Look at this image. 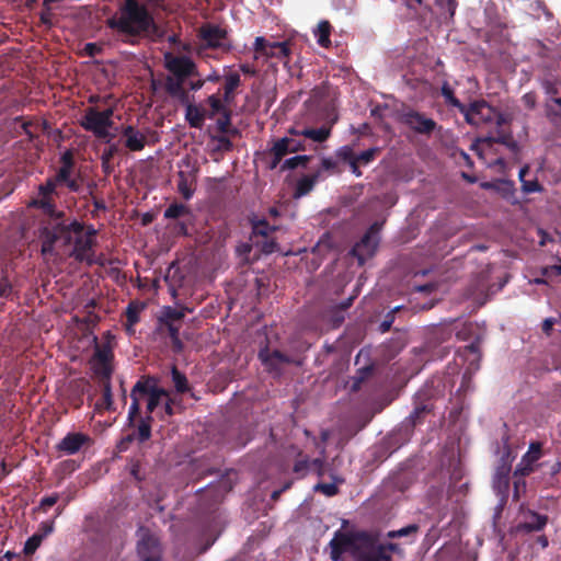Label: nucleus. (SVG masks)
<instances>
[{
  "mask_svg": "<svg viewBox=\"0 0 561 561\" xmlns=\"http://www.w3.org/2000/svg\"><path fill=\"white\" fill-rule=\"evenodd\" d=\"M377 152V148H370L356 156L355 159L359 164H368L374 160Z\"/></svg>",
  "mask_w": 561,
  "mask_h": 561,
  "instance_id": "nucleus-42",
  "label": "nucleus"
},
{
  "mask_svg": "<svg viewBox=\"0 0 561 561\" xmlns=\"http://www.w3.org/2000/svg\"><path fill=\"white\" fill-rule=\"evenodd\" d=\"M402 122L420 134H430L436 127V123L417 112H407L402 115Z\"/></svg>",
  "mask_w": 561,
  "mask_h": 561,
  "instance_id": "nucleus-11",
  "label": "nucleus"
},
{
  "mask_svg": "<svg viewBox=\"0 0 561 561\" xmlns=\"http://www.w3.org/2000/svg\"><path fill=\"white\" fill-rule=\"evenodd\" d=\"M42 539V535H33L31 538H28L24 546V552L26 554L34 553L35 550L39 547Z\"/></svg>",
  "mask_w": 561,
  "mask_h": 561,
  "instance_id": "nucleus-38",
  "label": "nucleus"
},
{
  "mask_svg": "<svg viewBox=\"0 0 561 561\" xmlns=\"http://www.w3.org/2000/svg\"><path fill=\"white\" fill-rule=\"evenodd\" d=\"M71 169V163L66 158L64 159V165L58 171L56 178L54 179L59 184H65L72 191H76L78 188L77 183L73 180L69 179Z\"/></svg>",
  "mask_w": 561,
  "mask_h": 561,
  "instance_id": "nucleus-22",
  "label": "nucleus"
},
{
  "mask_svg": "<svg viewBox=\"0 0 561 561\" xmlns=\"http://www.w3.org/2000/svg\"><path fill=\"white\" fill-rule=\"evenodd\" d=\"M416 530V527L414 525H411V526H408V527H403L397 531H390L388 534L389 537H402V536H407L409 535L410 533H413Z\"/></svg>",
  "mask_w": 561,
  "mask_h": 561,
  "instance_id": "nucleus-47",
  "label": "nucleus"
},
{
  "mask_svg": "<svg viewBox=\"0 0 561 561\" xmlns=\"http://www.w3.org/2000/svg\"><path fill=\"white\" fill-rule=\"evenodd\" d=\"M336 156L348 163H351L352 160H356V156L354 154L353 149L350 146H344L340 148L336 152Z\"/></svg>",
  "mask_w": 561,
  "mask_h": 561,
  "instance_id": "nucleus-44",
  "label": "nucleus"
},
{
  "mask_svg": "<svg viewBox=\"0 0 561 561\" xmlns=\"http://www.w3.org/2000/svg\"><path fill=\"white\" fill-rule=\"evenodd\" d=\"M186 213L187 208L184 205L173 204L165 209L164 216L167 218H179Z\"/></svg>",
  "mask_w": 561,
  "mask_h": 561,
  "instance_id": "nucleus-37",
  "label": "nucleus"
},
{
  "mask_svg": "<svg viewBox=\"0 0 561 561\" xmlns=\"http://www.w3.org/2000/svg\"><path fill=\"white\" fill-rule=\"evenodd\" d=\"M56 184L57 182L55 180H48L45 185L39 187L42 197L34 202L35 205H38L47 213L53 211V205L50 204L48 196L54 191Z\"/></svg>",
  "mask_w": 561,
  "mask_h": 561,
  "instance_id": "nucleus-20",
  "label": "nucleus"
},
{
  "mask_svg": "<svg viewBox=\"0 0 561 561\" xmlns=\"http://www.w3.org/2000/svg\"><path fill=\"white\" fill-rule=\"evenodd\" d=\"M272 46V42H267L264 37L259 36L254 42L255 59L261 57L267 58L268 50Z\"/></svg>",
  "mask_w": 561,
  "mask_h": 561,
  "instance_id": "nucleus-29",
  "label": "nucleus"
},
{
  "mask_svg": "<svg viewBox=\"0 0 561 561\" xmlns=\"http://www.w3.org/2000/svg\"><path fill=\"white\" fill-rule=\"evenodd\" d=\"M164 64L167 69L178 78L176 82H169V90L176 93L181 90L182 79L194 72L195 65L190 58L171 53L164 55Z\"/></svg>",
  "mask_w": 561,
  "mask_h": 561,
  "instance_id": "nucleus-6",
  "label": "nucleus"
},
{
  "mask_svg": "<svg viewBox=\"0 0 561 561\" xmlns=\"http://www.w3.org/2000/svg\"><path fill=\"white\" fill-rule=\"evenodd\" d=\"M222 114V117H220L218 121H217V124H218V127L221 131H227L228 129V126L230 124V117H229V114L226 112L221 113Z\"/></svg>",
  "mask_w": 561,
  "mask_h": 561,
  "instance_id": "nucleus-50",
  "label": "nucleus"
},
{
  "mask_svg": "<svg viewBox=\"0 0 561 561\" xmlns=\"http://www.w3.org/2000/svg\"><path fill=\"white\" fill-rule=\"evenodd\" d=\"M112 116L113 110L111 108L104 111L89 108L82 118V126L98 138L110 142L116 136L117 130Z\"/></svg>",
  "mask_w": 561,
  "mask_h": 561,
  "instance_id": "nucleus-4",
  "label": "nucleus"
},
{
  "mask_svg": "<svg viewBox=\"0 0 561 561\" xmlns=\"http://www.w3.org/2000/svg\"><path fill=\"white\" fill-rule=\"evenodd\" d=\"M185 117L192 127L201 128L204 124V112L196 105L186 106Z\"/></svg>",
  "mask_w": 561,
  "mask_h": 561,
  "instance_id": "nucleus-23",
  "label": "nucleus"
},
{
  "mask_svg": "<svg viewBox=\"0 0 561 561\" xmlns=\"http://www.w3.org/2000/svg\"><path fill=\"white\" fill-rule=\"evenodd\" d=\"M113 354L108 345H95L94 355L91 358V366L94 373L103 378H108L112 374Z\"/></svg>",
  "mask_w": 561,
  "mask_h": 561,
  "instance_id": "nucleus-8",
  "label": "nucleus"
},
{
  "mask_svg": "<svg viewBox=\"0 0 561 561\" xmlns=\"http://www.w3.org/2000/svg\"><path fill=\"white\" fill-rule=\"evenodd\" d=\"M439 5L444 7L446 5L447 8V11L449 13L450 16L454 15L455 13V8H456V4H455V1L454 0H435Z\"/></svg>",
  "mask_w": 561,
  "mask_h": 561,
  "instance_id": "nucleus-51",
  "label": "nucleus"
},
{
  "mask_svg": "<svg viewBox=\"0 0 561 561\" xmlns=\"http://www.w3.org/2000/svg\"><path fill=\"white\" fill-rule=\"evenodd\" d=\"M461 157H462V159L465 160V162H466V164H467V165H469V167H471V165H472L471 159H470V157H469L466 152H463V151H462V152H461Z\"/></svg>",
  "mask_w": 561,
  "mask_h": 561,
  "instance_id": "nucleus-62",
  "label": "nucleus"
},
{
  "mask_svg": "<svg viewBox=\"0 0 561 561\" xmlns=\"http://www.w3.org/2000/svg\"><path fill=\"white\" fill-rule=\"evenodd\" d=\"M165 318L173 323V321L180 320L184 313L181 310L168 308L164 312Z\"/></svg>",
  "mask_w": 561,
  "mask_h": 561,
  "instance_id": "nucleus-45",
  "label": "nucleus"
},
{
  "mask_svg": "<svg viewBox=\"0 0 561 561\" xmlns=\"http://www.w3.org/2000/svg\"><path fill=\"white\" fill-rule=\"evenodd\" d=\"M541 445L531 443L528 451L522 457L515 469V476L525 477L535 470L537 461L541 458Z\"/></svg>",
  "mask_w": 561,
  "mask_h": 561,
  "instance_id": "nucleus-9",
  "label": "nucleus"
},
{
  "mask_svg": "<svg viewBox=\"0 0 561 561\" xmlns=\"http://www.w3.org/2000/svg\"><path fill=\"white\" fill-rule=\"evenodd\" d=\"M309 466L308 460H300L295 465V472L304 474Z\"/></svg>",
  "mask_w": 561,
  "mask_h": 561,
  "instance_id": "nucleus-54",
  "label": "nucleus"
},
{
  "mask_svg": "<svg viewBox=\"0 0 561 561\" xmlns=\"http://www.w3.org/2000/svg\"><path fill=\"white\" fill-rule=\"evenodd\" d=\"M172 379L179 392H184L187 390L186 377L182 375L176 368L172 369Z\"/></svg>",
  "mask_w": 561,
  "mask_h": 561,
  "instance_id": "nucleus-34",
  "label": "nucleus"
},
{
  "mask_svg": "<svg viewBox=\"0 0 561 561\" xmlns=\"http://www.w3.org/2000/svg\"><path fill=\"white\" fill-rule=\"evenodd\" d=\"M110 397H111L110 386H108V383H105V385H104V398H105L106 400H108V399H110Z\"/></svg>",
  "mask_w": 561,
  "mask_h": 561,
  "instance_id": "nucleus-63",
  "label": "nucleus"
},
{
  "mask_svg": "<svg viewBox=\"0 0 561 561\" xmlns=\"http://www.w3.org/2000/svg\"><path fill=\"white\" fill-rule=\"evenodd\" d=\"M330 548L333 561H339L345 552H351L357 561H391L389 551H394L397 546L377 545L364 534L350 536L336 533L330 541Z\"/></svg>",
  "mask_w": 561,
  "mask_h": 561,
  "instance_id": "nucleus-2",
  "label": "nucleus"
},
{
  "mask_svg": "<svg viewBox=\"0 0 561 561\" xmlns=\"http://www.w3.org/2000/svg\"><path fill=\"white\" fill-rule=\"evenodd\" d=\"M89 440L87 435L81 433L67 434L57 445V449L66 455H73Z\"/></svg>",
  "mask_w": 561,
  "mask_h": 561,
  "instance_id": "nucleus-15",
  "label": "nucleus"
},
{
  "mask_svg": "<svg viewBox=\"0 0 561 561\" xmlns=\"http://www.w3.org/2000/svg\"><path fill=\"white\" fill-rule=\"evenodd\" d=\"M350 164V168L352 170V172L356 175V176H360L362 175V172L359 171V163L357 162V160H352Z\"/></svg>",
  "mask_w": 561,
  "mask_h": 561,
  "instance_id": "nucleus-57",
  "label": "nucleus"
},
{
  "mask_svg": "<svg viewBox=\"0 0 561 561\" xmlns=\"http://www.w3.org/2000/svg\"><path fill=\"white\" fill-rule=\"evenodd\" d=\"M520 485H523V488H524L525 486V482L524 481H519V480L515 481V483H514V489H515L514 490V496L515 497H518Z\"/></svg>",
  "mask_w": 561,
  "mask_h": 561,
  "instance_id": "nucleus-60",
  "label": "nucleus"
},
{
  "mask_svg": "<svg viewBox=\"0 0 561 561\" xmlns=\"http://www.w3.org/2000/svg\"><path fill=\"white\" fill-rule=\"evenodd\" d=\"M442 94L443 96L445 98L446 102L449 103L450 105L453 106H456L460 110V106H463L455 96H454V93H453V90L451 88L449 87L448 83H445L443 87H442Z\"/></svg>",
  "mask_w": 561,
  "mask_h": 561,
  "instance_id": "nucleus-39",
  "label": "nucleus"
},
{
  "mask_svg": "<svg viewBox=\"0 0 561 561\" xmlns=\"http://www.w3.org/2000/svg\"><path fill=\"white\" fill-rule=\"evenodd\" d=\"M460 112L470 125L477 127L492 124L500 127L505 123L504 116L484 101L474 102L469 107L460 106Z\"/></svg>",
  "mask_w": 561,
  "mask_h": 561,
  "instance_id": "nucleus-5",
  "label": "nucleus"
},
{
  "mask_svg": "<svg viewBox=\"0 0 561 561\" xmlns=\"http://www.w3.org/2000/svg\"><path fill=\"white\" fill-rule=\"evenodd\" d=\"M523 102L528 108H533L536 104V95L534 93H526L523 96Z\"/></svg>",
  "mask_w": 561,
  "mask_h": 561,
  "instance_id": "nucleus-53",
  "label": "nucleus"
},
{
  "mask_svg": "<svg viewBox=\"0 0 561 561\" xmlns=\"http://www.w3.org/2000/svg\"><path fill=\"white\" fill-rule=\"evenodd\" d=\"M527 518H529V519H526L523 523V525H520V528H523L525 530H528V531L539 530L547 523V517L546 516H541V515H538V514L531 513V512L528 513Z\"/></svg>",
  "mask_w": 561,
  "mask_h": 561,
  "instance_id": "nucleus-24",
  "label": "nucleus"
},
{
  "mask_svg": "<svg viewBox=\"0 0 561 561\" xmlns=\"http://www.w3.org/2000/svg\"><path fill=\"white\" fill-rule=\"evenodd\" d=\"M168 331H169L170 336L173 340L174 345L180 347L181 343H180V340H179V328L175 327L172 322H169L168 323Z\"/></svg>",
  "mask_w": 561,
  "mask_h": 561,
  "instance_id": "nucleus-46",
  "label": "nucleus"
},
{
  "mask_svg": "<svg viewBox=\"0 0 561 561\" xmlns=\"http://www.w3.org/2000/svg\"><path fill=\"white\" fill-rule=\"evenodd\" d=\"M294 135L302 136L306 139H310L313 142H323L331 135L330 126H321L319 128L305 127L302 129L291 128Z\"/></svg>",
  "mask_w": 561,
  "mask_h": 561,
  "instance_id": "nucleus-17",
  "label": "nucleus"
},
{
  "mask_svg": "<svg viewBox=\"0 0 561 561\" xmlns=\"http://www.w3.org/2000/svg\"><path fill=\"white\" fill-rule=\"evenodd\" d=\"M107 25L126 36L148 34L153 30L151 15L135 0H125L118 12L107 20Z\"/></svg>",
  "mask_w": 561,
  "mask_h": 561,
  "instance_id": "nucleus-3",
  "label": "nucleus"
},
{
  "mask_svg": "<svg viewBox=\"0 0 561 561\" xmlns=\"http://www.w3.org/2000/svg\"><path fill=\"white\" fill-rule=\"evenodd\" d=\"M380 229L381 225L377 222L374 224L362 240L353 248L352 253L357 257L360 265L376 252L380 239Z\"/></svg>",
  "mask_w": 561,
  "mask_h": 561,
  "instance_id": "nucleus-7",
  "label": "nucleus"
},
{
  "mask_svg": "<svg viewBox=\"0 0 561 561\" xmlns=\"http://www.w3.org/2000/svg\"><path fill=\"white\" fill-rule=\"evenodd\" d=\"M202 37L207 46L220 47L224 45L226 32L218 26H206L202 28Z\"/></svg>",
  "mask_w": 561,
  "mask_h": 561,
  "instance_id": "nucleus-18",
  "label": "nucleus"
},
{
  "mask_svg": "<svg viewBox=\"0 0 561 561\" xmlns=\"http://www.w3.org/2000/svg\"><path fill=\"white\" fill-rule=\"evenodd\" d=\"M528 173V168H522L519 170V180L522 182L523 191L526 193H534L540 191V185L536 181H527L525 180L526 174Z\"/></svg>",
  "mask_w": 561,
  "mask_h": 561,
  "instance_id": "nucleus-30",
  "label": "nucleus"
},
{
  "mask_svg": "<svg viewBox=\"0 0 561 561\" xmlns=\"http://www.w3.org/2000/svg\"><path fill=\"white\" fill-rule=\"evenodd\" d=\"M547 108L549 113L554 112L556 114H561V99H552L551 102L547 104Z\"/></svg>",
  "mask_w": 561,
  "mask_h": 561,
  "instance_id": "nucleus-48",
  "label": "nucleus"
},
{
  "mask_svg": "<svg viewBox=\"0 0 561 561\" xmlns=\"http://www.w3.org/2000/svg\"><path fill=\"white\" fill-rule=\"evenodd\" d=\"M94 231L85 230L77 221L68 225L50 220L41 232L42 253L54 259L72 255L80 261H91Z\"/></svg>",
  "mask_w": 561,
  "mask_h": 561,
  "instance_id": "nucleus-1",
  "label": "nucleus"
},
{
  "mask_svg": "<svg viewBox=\"0 0 561 561\" xmlns=\"http://www.w3.org/2000/svg\"><path fill=\"white\" fill-rule=\"evenodd\" d=\"M554 324V319L553 318H547L543 323H542V330L543 332H546L547 334L550 333L552 327Z\"/></svg>",
  "mask_w": 561,
  "mask_h": 561,
  "instance_id": "nucleus-55",
  "label": "nucleus"
},
{
  "mask_svg": "<svg viewBox=\"0 0 561 561\" xmlns=\"http://www.w3.org/2000/svg\"><path fill=\"white\" fill-rule=\"evenodd\" d=\"M145 383H136L131 390V404L129 407V417L134 419L139 412V401L141 389L145 388Z\"/></svg>",
  "mask_w": 561,
  "mask_h": 561,
  "instance_id": "nucleus-28",
  "label": "nucleus"
},
{
  "mask_svg": "<svg viewBox=\"0 0 561 561\" xmlns=\"http://www.w3.org/2000/svg\"><path fill=\"white\" fill-rule=\"evenodd\" d=\"M138 554L142 561H160V548L158 539L144 534L137 546Z\"/></svg>",
  "mask_w": 561,
  "mask_h": 561,
  "instance_id": "nucleus-12",
  "label": "nucleus"
},
{
  "mask_svg": "<svg viewBox=\"0 0 561 561\" xmlns=\"http://www.w3.org/2000/svg\"><path fill=\"white\" fill-rule=\"evenodd\" d=\"M252 228L254 234H260L263 237L268 236V233L273 230H275L274 227H271L266 221L264 220H257L252 222Z\"/></svg>",
  "mask_w": 561,
  "mask_h": 561,
  "instance_id": "nucleus-35",
  "label": "nucleus"
},
{
  "mask_svg": "<svg viewBox=\"0 0 561 561\" xmlns=\"http://www.w3.org/2000/svg\"><path fill=\"white\" fill-rule=\"evenodd\" d=\"M139 437L141 440H147L150 437V425L147 422H141L138 427Z\"/></svg>",
  "mask_w": 561,
  "mask_h": 561,
  "instance_id": "nucleus-49",
  "label": "nucleus"
},
{
  "mask_svg": "<svg viewBox=\"0 0 561 561\" xmlns=\"http://www.w3.org/2000/svg\"><path fill=\"white\" fill-rule=\"evenodd\" d=\"M511 471V463L503 462L497 467L493 477V489L502 501L506 497L508 490V474Z\"/></svg>",
  "mask_w": 561,
  "mask_h": 561,
  "instance_id": "nucleus-16",
  "label": "nucleus"
},
{
  "mask_svg": "<svg viewBox=\"0 0 561 561\" xmlns=\"http://www.w3.org/2000/svg\"><path fill=\"white\" fill-rule=\"evenodd\" d=\"M308 161H309L308 156H295L293 158L287 159L284 162V168L295 169L299 165H306Z\"/></svg>",
  "mask_w": 561,
  "mask_h": 561,
  "instance_id": "nucleus-41",
  "label": "nucleus"
},
{
  "mask_svg": "<svg viewBox=\"0 0 561 561\" xmlns=\"http://www.w3.org/2000/svg\"><path fill=\"white\" fill-rule=\"evenodd\" d=\"M208 104L211 108L210 114H209L210 117H214L217 114H221V113L226 112L221 100L216 95H210L208 98Z\"/></svg>",
  "mask_w": 561,
  "mask_h": 561,
  "instance_id": "nucleus-36",
  "label": "nucleus"
},
{
  "mask_svg": "<svg viewBox=\"0 0 561 561\" xmlns=\"http://www.w3.org/2000/svg\"><path fill=\"white\" fill-rule=\"evenodd\" d=\"M122 137L124 146L131 151H140L147 144V136L130 125L123 127Z\"/></svg>",
  "mask_w": 561,
  "mask_h": 561,
  "instance_id": "nucleus-13",
  "label": "nucleus"
},
{
  "mask_svg": "<svg viewBox=\"0 0 561 561\" xmlns=\"http://www.w3.org/2000/svg\"><path fill=\"white\" fill-rule=\"evenodd\" d=\"M313 489L314 491L322 492L327 496H332L337 493V486L335 483H318Z\"/></svg>",
  "mask_w": 561,
  "mask_h": 561,
  "instance_id": "nucleus-43",
  "label": "nucleus"
},
{
  "mask_svg": "<svg viewBox=\"0 0 561 561\" xmlns=\"http://www.w3.org/2000/svg\"><path fill=\"white\" fill-rule=\"evenodd\" d=\"M322 165L323 168L325 169H330L334 165L333 161L331 159H323L322 160Z\"/></svg>",
  "mask_w": 561,
  "mask_h": 561,
  "instance_id": "nucleus-61",
  "label": "nucleus"
},
{
  "mask_svg": "<svg viewBox=\"0 0 561 561\" xmlns=\"http://www.w3.org/2000/svg\"><path fill=\"white\" fill-rule=\"evenodd\" d=\"M239 83H240V77L237 73L229 75L226 78V98H227V100L230 99V94L239 85Z\"/></svg>",
  "mask_w": 561,
  "mask_h": 561,
  "instance_id": "nucleus-40",
  "label": "nucleus"
},
{
  "mask_svg": "<svg viewBox=\"0 0 561 561\" xmlns=\"http://www.w3.org/2000/svg\"><path fill=\"white\" fill-rule=\"evenodd\" d=\"M314 36L317 37V42L320 46L328 47L330 45V24L328 21H321L318 24L314 30Z\"/></svg>",
  "mask_w": 561,
  "mask_h": 561,
  "instance_id": "nucleus-26",
  "label": "nucleus"
},
{
  "mask_svg": "<svg viewBox=\"0 0 561 561\" xmlns=\"http://www.w3.org/2000/svg\"><path fill=\"white\" fill-rule=\"evenodd\" d=\"M289 54V49L286 43L272 42V46L268 50L267 58H285Z\"/></svg>",
  "mask_w": 561,
  "mask_h": 561,
  "instance_id": "nucleus-31",
  "label": "nucleus"
},
{
  "mask_svg": "<svg viewBox=\"0 0 561 561\" xmlns=\"http://www.w3.org/2000/svg\"><path fill=\"white\" fill-rule=\"evenodd\" d=\"M137 383H145L146 387L141 389V396H148L147 410L149 413L158 407V404L168 398V392L157 386V382L152 378L139 380Z\"/></svg>",
  "mask_w": 561,
  "mask_h": 561,
  "instance_id": "nucleus-10",
  "label": "nucleus"
},
{
  "mask_svg": "<svg viewBox=\"0 0 561 561\" xmlns=\"http://www.w3.org/2000/svg\"><path fill=\"white\" fill-rule=\"evenodd\" d=\"M178 188L185 199H190L192 197L195 190V176L193 171L187 173L184 171L179 172Z\"/></svg>",
  "mask_w": 561,
  "mask_h": 561,
  "instance_id": "nucleus-19",
  "label": "nucleus"
},
{
  "mask_svg": "<svg viewBox=\"0 0 561 561\" xmlns=\"http://www.w3.org/2000/svg\"><path fill=\"white\" fill-rule=\"evenodd\" d=\"M260 359L262 360V364L264 367L271 371L278 374L282 369V367L288 363V358L284 356L278 351L271 352L270 350L265 348L262 350L259 354Z\"/></svg>",
  "mask_w": 561,
  "mask_h": 561,
  "instance_id": "nucleus-14",
  "label": "nucleus"
},
{
  "mask_svg": "<svg viewBox=\"0 0 561 561\" xmlns=\"http://www.w3.org/2000/svg\"><path fill=\"white\" fill-rule=\"evenodd\" d=\"M550 480L549 483L553 486L561 489V461L553 463L549 470Z\"/></svg>",
  "mask_w": 561,
  "mask_h": 561,
  "instance_id": "nucleus-33",
  "label": "nucleus"
},
{
  "mask_svg": "<svg viewBox=\"0 0 561 561\" xmlns=\"http://www.w3.org/2000/svg\"><path fill=\"white\" fill-rule=\"evenodd\" d=\"M330 433L328 431L321 432V439L323 443H325L329 439Z\"/></svg>",
  "mask_w": 561,
  "mask_h": 561,
  "instance_id": "nucleus-64",
  "label": "nucleus"
},
{
  "mask_svg": "<svg viewBox=\"0 0 561 561\" xmlns=\"http://www.w3.org/2000/svg\"><path fill=\"white\" fill-rule=\"evenodd\" d=\"M289 136H286L288 139L287 146L288 149L291 150V152L301 151L305 150V141L301 139L302 136L294 135L291 133V129H289Z\"/></svg>",
  "mask_w": 561,
  "mask_h": 561,
  "instance_id": "nucleus-32",
  "label": "nucleus"
},
{
  "mask_svg": "<svg viewBox=\"0 0 561 561\" xmlns=\"http://www.w3.org/2000/svg\"><path fill=\"white\" fill-rule=\"evenodd\" d=\"M57 500H58L57 495L46 496V497L42 499L41 506L44 510H47L48 507L53 506L57 502Z\"/></svg>",
  "mask_w": 561,
  "mask_h": 561,
  "instance_id": "nucleus-52",
  "label": "nucleus"
},
{
  "mask_svg": "<svg viewBox=\"0 0 561 561\" xmlns=\"http://www.w3.org/2000/svg\"><path fill=\"white\" fill-rule=\"evenodd\" d=\"M287 142H288L287 137H284L282 139H278L274 144V146L272 148V153L274 154L275 160L272 164V168H275L284 156L291 152V150L288 149Z\"/></svg>",
  "mask_w": 561,
  "mask_h": 561,
  "instance_id": "nucleus-27",
  "label": "nucleus"
},
{
  "mask_svg": "<svg viewBox=\"0 0 561 561\" xmlns=\"http://www.w3.org/2000/svg\"><path fill=\"white\" fill-rule=\"evenodd\" d=\"M276 248V244L274 241H266L262 244V250L265 253H272Z\"/></svg>",
  "mask_w": 561,
  "mask_h": 561,
  "instance_id": "nucleus-56",
  "label": "nucleus"
},
{
  "mask_svg": "<svg viewBox=\"0 0 561 561\" xmlns=\"http://www.w3.org/2000/svg\"><path fill=\"white\" fill-rule=\"evenodd\" d=\"M11 290V286L9 284H3L0 286V296H8Z\"/></svg>",
  "mask_w": 561,
  "mask_h": 561,
  "instance_id": "nucleus-59",
  "label": "nucleus"
},
{
  "mask_svg": "<svg viewBox=\"0 0 561 561\" xmlns=\"http://www.w3.org/2000/svg\"><path fill=\"white\" fill-rule=\"evenodd\" d=\"M318 180V174L306 175L301 178L297 183V190L295 193L296 197H301L308 194L314 186Z\"/></svg>",
  "mask_w": 561,
  "mask_h": 561,
  "instance_id": "nucleus-25",
  "label": "nucleus"
},
{
  "mask_svg": "<svg viewBox=\"0 0 561 561\" xmlns=\"http://www.w3.org/2000/svg\"><path fill=\"white\" fill-rule=\"evenodd\" d=\"M145 306L138 302H131L126 309L127 324L126 330L128 333H134V325L139 321L140 312Z\"/></svg>",
  "mask_w": 561,
  "mask_h": 561,
  "instance_id": "nucleus-21",
  "label": "nucleus"
},
{
  "mask_svg": "<svg viewBox=\"0 0 561 561\" xmlns=\"http://www.w3.org/2000/svg\"><path fill=\"white\" fill-rule=\"evenodd\" d=\"M423 412H425V407H417L410 415L412 422H415V419L419 417Z\"/></svg>",
  "mask_w": 561,
  "mask_h": 561,
  "instance_id": "nucleus-58",
  "label": "nucleus"
}]
</instances>
